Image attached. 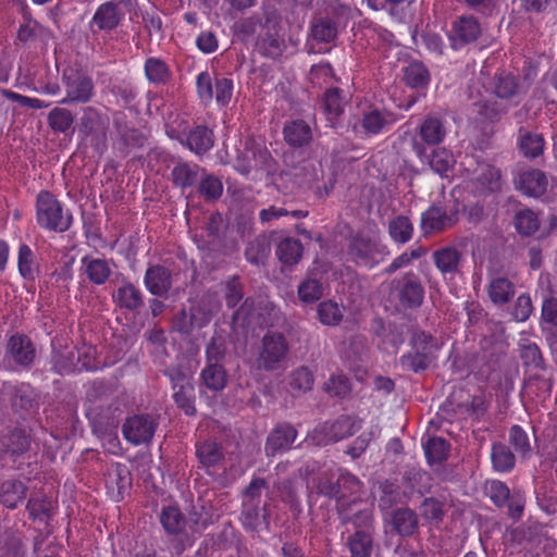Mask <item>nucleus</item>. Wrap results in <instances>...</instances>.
<instances>
[{"mask_svg":"<svg viewBox=\"0 0 557 557\" xmlns=\"http://www.w3.org/2000/svg\"><path fill=\"white\" fill-rule=\"evenodd\" d=\"M270 152L253 140H246L243 150H239L237 169L243 174H248L253 169L265 166L270 160Z\"/></svg>","mask_w":557,"mask_h":557,"instance_id":"2eb2a0df","label":"nucleus"},{"mask_svg":"<svg viewBox=\"0 0 557 557\" xmlns=\"http://www.w3.org/2000/svg\"><path fill=\"white\" fill-rule=\"evenodd\" d=\"M37 223L45 230L65 232L72 224V214L64 211L61 202L49 191H40L37 196Z\"/></svg>","mask_w":557,"mask_h":557,"instance_id":"f03ea898","label":"nucleus"},{"mask_svg":"<svg viewBox=\"0 0 557 557\" xmlns=\"http://www.w3.org/2000/svg\"><path fill=\"white\" fill-rule=\"evenodd\" d=\"M515 226L520 234L532 235L539 230V218L532 210H520L515 216Z\"/></svg>","mask_w":557,"mask_h":557,"instance_id":"49530a36","label":"nucleus"},{"mask_svg":"<svg viewBox=\"0 0 557 557\" xmlns=\"http://www.w3.org/2000/svg\"><path fill=\"white\" fill-rule=\"evenodd\" d=\"M354 524L359 528L350 537L348 545L351 554L356 557H369L372 548L371 522L372 512L364 508L355 515Z\"/></svg>","mask_w":557,"mask_h":557,"instance_id":"1a4fd4ad","label":"nucleus"},{"mask_svg":"<svg viewBox=\"0 0 557 557\" xmlns=\"http://www.w3.org/2000/svg\"><path fill=\"white\" fill-rule=\"evenodd\" d=\"M214 83L208 72H200L196 77V90L203 104L211 103L213 99Z\"/></svg>","mask_w":557,"mask_h":557,"instance_id":"5fc2aeb1","label":"nucleus"},{"mask_svg":"<svg viewBox=\"0 0 557 557\" xmlns=\"http://www.w3.org/2000/svg\"><path fill=\"white\" fill-rule=\"evenodd\" d=\"M188 148L197 154L210 150L213 146V134L205 126H197L187 136Z\"/></svg>","mask_w":557,"mask_h":557,"instance_id":"2f4dec72","label":"nucleus"},{"mask_svg":"<svg viewBox=\"0 0 557 557\" xmlns=\"http://www.w3.org/2000/svg\"><path fill=\"white\" fill-rule=\"evenodd\" d=\"M285 140L294 147H301L312 138L310 126L304 121H294L284 128Z\"/></svg>","mask_w":557,"mask_h":557,"instance_id":"c85d7f7f","label":"nucleus"},{"mask_svg":"<svg viewBox=\"0 0 557 557\" xmlns=\"http://www.w3.org/2000/svg\"><path fill=\"white\" fill-rule=\"evenodd\" d=\"M62 79L66 96L61 100V103H85L91 99L94 84L91 78L83 71L69 66L64 70Z\"/></svg>","mask_w":557,"mask_h":557,"instance_id":"0eeeda50","label":"nucleus"},{"mask_svg":"<svg viewBox=\"0 0 557 557\" xmlns=\"http://www.w3.org/2000/svg\"><path fill=\"white\" fill-rule=\"evenodd\" d=\"M122 17V12L117 3L106 2L95 12L91 23L99 29L108 30L115 28Z\"/></svg>","mask_w":557,"mask_h":557,"instance_id":"5701e85b","label":"nucleus"},{"mask_svg":"<svg viewBox=\"0 0 557 557\" xmlns=\"http://www.w3.org/2000/svg\"><path fill=\"white\" fill-rule=\"evenodd\" d=\"M443 122L435 116H428L420 125L419 134L426 145H438L446 136Z\"/></svg>","mask_w":557,"mask_h":557,"instance_id":"a878e982","label":"nucleus"},{"mask_svg":"<svg viewBox=\"0 0 557 557\" xmlns=\"http://www.w3.org/2000/svg\"><path fill=\"white\" fill-rule=\"evenodd\" d=\"M205 386L211 391H222L226 385V373L220 363H207L201 371Z\"/></svg>","mask_w":557,"mask_h":557,"instance_id":"f704fd0d","label":"nucleus"},{"mask_svg":"<svg viewBox=\"0 0 557 557\" xmlns=\"http://www.w3.org/2000/svg\"><path fill=\"white\" fill-rule=\"evenodd\" d=\"M288 384L293 391L307 392L313 385V375L308 368L300 367L290 373Z\"/></svg>","mask_w":557,"mask_h":557,"instance_id":"603ef678","label":"nucleus"},{"mask_svg":"<svg viewBox=\"0 0 557 557\" xmlns=\"http://www.w3.org/2000/svg\"><path fill=\"white\" fill-rule=\"evenodd\" d=\"M345 100L336 88L326 90L323 99V108L331 126H335L337 119L344 112Z\"/></svg>","mask_w":557,"mask_h":557,"instance_id":"7c9ffc66","label":"nucleus"},{"mask_svg":"<svg viewBox=\"0 0 557 557\" xmlns=\"http://www.w3.org/2000/svg\"><path fill=\"white\" fill-rule=\"evenodd\" d=\"M168 374L173 384V397L177 406L182 408L186 414H195L194 386L190 376L175 370H169Z\"/></svg>","mask_w":557,"mask_h":557,"instance_id":"4468645a","label":"nucleus"},{"mask_svg":"<svg viewBox=\"0 0 557 557\" xmlns=\"http://www.w3.org/2000/svg\"><path fill=\"white\" fill-rule=\"evenodd\" d=\"M414 151L421 160L428 159L431 169L442 177H448L456 164L453 152L444 147L434 149L430 158L425 154V148L420 144H414Z\"/></svg>","mask_w":557,"mask_h":557,"instance_id":"dca6fc26","label":"nucleus"},{"mask_svg":"<svg viewBox=\"0 0 557 557\" xmlns=\"http://www.w3.org/2000/svg\"><path fill=\"white\" fill-rule=\"evenodd\" d=\"M29 446V437L22 430L14 431L9 437V444L7 450L11 454H21L25 451Z\"/></svg>","mask_w":557,"mask_h":557,"instance_id":"69168bd1","label":"nucleus"},{"mask_svg":"<svg viewBox=\"0 0 557 557\" xmlns=\"http://www.w3.org/2000/svg\"><path fill=\"white\" fill-rule=\"evenodd\" d=\"M224 293L228 307H235L243 298L240 283L235 277L224 284Z\"/></svg>","mask_w":557,"mask_h":557,"instance_id":"774afa93","label":"nucleus"},{"mask_svg":"<svg viewBox=\"0 0 557 557\" xmlns=\"http://www.w3.org/2000/svg\"><path fill=\"white\" fill-rule=\"evenodd\" d=\"M490 498L496 506H503L509 498V488L500 481H492L486 487Z\"/></svg>","mask_w":557,"mask_h":557,"instance_id":"e2e57ef3","label":"nucleus"},{"mask_svg":"<svg viewBox=\"0 0 557 557\" xmlns=\"http://www.w3.org/2000/svg\"><path fill=\"white\" fill-rule=\"evenodd\" d=\"M276 256L278 260L286 264H296L302 256V245L296 238H284L276 248Z\"/></svg>","mask_w":557,"mask_h":557,"instance_id":"473e14b6","label":"nucleus"},{"mask_svg":"<svg viewBox=\"0 0 557 557\" xmlns=\"http://www.w3.org/2000/svg\"><path fill=\"white\" fill-rule=\"evenodd\" d=\"M404 79L412 88L424 87L430 79L429 71L421 62H412L406 66Z\"/></svg>","mask_w":557,"mask_h":557,"instance_id":"4c0bfd02","label":"nucleus"},{"mask_svg":"<svg viewBox=\"0 0 557 557\" xmlns=\"http://www.w3.org/2000/svg\"><path fill=\"white\" fill-rule=\"evenodd\" d=\"M424 290L413 273L407 274L399 287L398 297L407 307H418L423 300Z\"/></svg>","mask_w":557,"mask_h":557,"instance_id":"412c9836","label":"nucleus"},{"mask_svg":"<svg viewBox=\"0 0 557 557\" xmlns=\"http://www.w3.org/2000/svg\"><path fill=\"white\" fill-rule=\"evenodd\" d=\"M509 441L515 449L522 454H525L530 448L528 435L519 425H513L510 429Z\"/></svg>","mask_w":557,"mask_h":557,"instance_id":"338daca9","label":"nucleus"},{"mask_svg":"<svg viewBox=\"0 0 557 557\" xmlns=\"http://www.w3.org/2000/svg\"><path fill=\"white\" fill-rule=\"evenodd\" d=\"M429 463L441 462L448 455V444L442 437H431L423 444Z\"/></svg>","mask_w":557,"mask_h":557,"instance_id":"37998d69","label":"nucleus"},{"mask_svg":"<svg viewBox=\"0 0 557 557\" xmlns=\"http://www.w3.org/2000/svg\"><path fill=\"white\" fill-rule=\"evenodd\" d=\"M361 426V421L351 416H342L333 421L315 426L308 440L319 446L332 444L352 435Z\"/></svg>","mask_w":557,"mask_h":557,"instance_id":"20e7f679","label":"nucleus"},{"mask_svg":"<svg viewBox=\"0 0 557 557\" xmlns=\"http://www.w3.org/2000/svg\"><path fill=\"white\" fill-rule=\"evenodd\" d=\"M470 181L475 184L480 193L499 191L503 185L500 171L486 161H479L474 157H466L462 161Z\"/></svg>","mask_w":557,"mask_h":557,"instance_id":"39448f33","label":"nucleus"},{"mask_svg":"<svg viewBox=\"0 0 557 557\" xmlns=\"http://www.w3.org/2000/svg\"><path fill=\"white\" fill-rule=\"evenodd\" d=\"M547 178L540 170L522 171L515 178L516 188L529 197H540L547 188Z\"/></svg>","mask_w":557,"mask_h":557,"instance_id":"a211bd4d","label":"nucleus"},{"mask_svg":"<svg viewBox=\"0 0 557 557\" xmlns=\"http://www.w3.org/2000/svg\"><path fill=\"white\" fill-rule=\"evenodd\" d=\"M144 69L147 79L152 84H165L171 78L169 65L159 58H148Z\"/></svg>","mask_w":557,"mask_h":557,"instance_id":"72a5a7b5","label":"nucleus"},{"mask_svg":"<svg viewBox=\"0 0 557 557\" xmlns=\"http://www.w3.org/2000/svg\"><path fill=\"white\" fill-rule=\"evenodd\" d=\"M269 248L262 239L250 242L246 248L245 255L249 262L258 264L268 255Z\"/></svg>","mask_w":557,"mask_h":557,"instance_id":"0e129e2a","label":"nucleus"},{"mask_svg":"<svg viewBox=\"0 0 557 557\" xmlns=\"http://www.w3.org/2000/svg\"><path fill=\"white\" fill-rule=\"evenodd\" d=\"M493 467L498 472H507L515 466L512 453L503 444H495L491 454Z\"/></svg>","mask_w":557,"mask_h":557,"instance_id":"a19ab883","label":"nucleus"},{"mask_svg":"<svg viewBox=\"0 0 557 557\" xmlns=\"http://www.w3.org/2000/svg\"><path fill=\"white\" fill-rule=\"evenodd\" d=\"M433 262L444 278H454L460 272L462 255L455 246H445L433 252Z\"/></svg>","mask_w":557,"mask_h":557,"instance_id":"f3484780","label":"nucleus"},{"mask_svg":"<svg viewBox=\"0 0 557 557\" xmlns=\"http://www.w3.org/2000/svg\"><path fill=\"white\" fill-rule=\"evenodd\" d=\"M160 522L165 531L171 534L180 533L185 525V519L175 506L163 508L160 515Z\"/></svg>","mask_w":557,"mask_h":557,"instance_id":"ea45409f","label":"nucleus"},{"mask_svg":"<svg viewBox=\"0 0 557 557\" xmlns=\"http://www.w3.org/2000/svg\"><path fill=\"white\" fill-rule=\"evenodd\" d=\"M318 317L324 325H337L343 319V309L333 300H326L319 305Z\"/></svg>","mask_w":557,"mask_h":557,"instance_id":"a18cd8bd","label":"nucleus"},{"mask_svg":"<svg viewBox=\"0 0 557 557\" xmlns=\"http://www.w3.org/2000/svg\"><path fill=\"white\" fill-rule=\"evenodd\" d=\"M542 318L545 322L557 325V295L543 293Z\"/></svg>","mask_w":557,"mask_h":557,"instance_id":"bf43d9fd","label":"nucleus"},{"mask_svg":"<svg viewBox=\"0 0 557 557\" xmlns=\"http://www.w3.org/2000/svg\"><path fill=\"white\" fill-rule=\"evenodd\" d=\"M425 253V249L422 247H417L411 249L410 251H405L397 258L393 260V262L384 270L385 273L391 274L399 269H403L409 265L412 260L419 259L421 256Z\"/></svg>","mask_w":557,"mask_h":557,"instance_id":"13d9d810","label":"nucleus"},{"mask_svg":"<svg viewBox=\"0 0 557 557\" xmlns=\"http://www.w3.org/2000/svg\"><path fill=\"white\" fill-rule=\"evenodd\" d=\"M26 496V488L20 481L9 480L0 488V502L8 508H15Z\"/></svg>","mask_w":557,"mask_h":557,"instance_id":"c756f323","label":"nucleus"},{"mask_svg":"<svg viewBox=\"0 0 557 557\" xmlns=\"http://www.w3.org/2000/svg\"><path fill=\"white\" fill-rule=\"evenodd\" d=\"M288 350L284 336L280 333H271L264 335L262 347L258 356V366L264 370L277 369L285 358Z\"/></svg>","mask_w":557,"mask_h":557,"instance_id":"9d476101","label":"nucleus"},{"mask_svg":"<svg viewBox=\"0 0 557 557\" xmlns=\"http://www.w3.org/2000/svg\"><path fill=\"white\" fill-rule=\"evenodd\" d=\"M197 457L203 467H213L222 458V449L215 442L207 441L197 446Z\"/></svg>","mask_w":557,"mask_h":557,"instance_id":"c03bdc74","label":"nucleus"},{"mask_svg":"<svg viewBox=\"0 0 557 557\" xmlns=\"http://www.w3.org/2000/svg\"><path fill=\"white\" fill-rule=\"evenodd\" d=\"M413 354L404 355L401 357L403 367L418 372L424 370L434 359V352L438 349L435 339L424 333L420 332L412 337Z\"/></svg>","mask_w":557,"mask_h":557,"instance_id":"6e6552de","label":"nucleus"},{"mask_svg":"<svg viewBox=\"0 0 557 557\" xmlns=\"http://www.w3.org/2000/svg\"><path fill=\"white\" fill-rule=\"evenodd\" d=\"M50 127L57 132H66L73 124L74 117L67 109L54 108L48 116Z\"/></svg>","mask_w":557,"mask_h":557,"instance_id":"8fccbe9b","label":"nucleus"},{"mask_svg":"<svg viewBox=\"0 0 557 557\" xmlns=\"http://www.w3.org/2000/svg\"><path fill=\"white\" fill-rule=\"evenodd\" d=\"M417 524V517L410 509H399L393 516L394 529L400 535L411 534L416 530Z\"/></svg>","mask_w":557,"mask_h":557,"instance_id":"79ce46f5","label":"nucleus"},{"mask_svg":"<svg viewBox=\"0 0 557 557\" xmlns=\"http://www.w3.org/2000/svg\"><path fill=\"white\" fill-rule=\"evenodd\" d=\"M487 294L493 304H507L515 294L513 284L508 278L494 277L488 284Z\"/></svg>","mask_w":557,"mask_h":557,"instance_id":"cd10ccee","label":"nucleus"},{"mask_svg":"<svg viewBox=\"0 0 557 557\" xmlns=\"http://www.w3.org/2000/svg\"><path fill=\"white\" fill-rule=\"evenodd\" d=\"M481 26L473 16H461L454 22L448 38L454 50L475 41L481 35Z\"/></svg>","mask_w":557,"mask_h":557,"instance_id":"ddd939ff","label":"nucleus"},{"mask_svg":"<svg viewBox=\"0 0 557 557\" xmlns=\"http://www.w3.org/2000/svg\"><path fill=\"white\" fill-rule=\"evenodd\" d=\"M533 311L532 301L529 295H520L515 304L512 315L516 321L524 322Z\"/></svg>","mask_w":557,"mask_h":557,"instance_id":"680f3d73","label":"nucleus"},{"mask_svg":"<svg viewBox=\"0 0 557 557\" xmlns=\"http://www.w3.org/2000/svg\"><path fill=\"white\" fill-rule=\"evenodd\" d=\"M12 358L22 366H28L35 357L30 341L25 336H12L9 342Z\"/></svg>","mask_w":557,"mask_h":557,"instance_id":"bb28decb","label":"nucleus"},{"mask_svg":"<svg viewBox=\"0 0 557 557\" xmlns=\"http://www.w3.org/2000/svg\"><path fill=\"white\" fill-rule=\"evenodd\" d=\"M359 109L361 113L360 125L368 135L382 133L386 126L392 125L397 120L392 112L377 104L361 102Z\"/></svg>","mask_w":557,"mask_h":557,"instance_id":"9b49d317","label":"nucleus"},{"mask_svg":"<svg viewBox=\"0 0 557 557\" xmlns=\"http://www.w3.org/2000/svg\"><path fill=\"white\" fill-rule=\"evenodd\" d=\"M172 176L177 186H191L197 178V168L186 163L178 164L173 169Z\"/></svg>","mask_w":557,"mask_h":557,"instance_id":"6e6d98bb","label":"nucleus"},{"mask_svg":"<svg viewBox=\"0 0 557 557\" xmlns=\"http://www.w3.org/2000/svg\"><path fill=\"white\" fill-rule=\"evenodd\" d=\"M451 224L446 211L440 207H431L421 215V228L424 234L441 232Z\"/></svg>","mask_w":557,"mask_h":557,"instance_id":"393cba45","label":"nucleus"},{"mask_svg":"<svg viewBox=\"0 0 557 557\" xmlns=\"http://www.w3.org/2000/svg\"><path fill=\"white\" fill-rule=\"evenodd\" d=\"M388 233L395 243L406 244L412 237L413 225L407 216L398 215L389 221Z\"/></svg>","mask_w":557,"mask_h":557,"instance_id":"c9c22d12","label":"nucleus"},{"mask_svg":"<svg viewBox=\"0 0 557 557\" xmlns=\"http://www.w3.org/2000/svg\"><path fill=\"white\" fill-rule=\"evenodd\" d=\"M96 348L84 345L76 349V352L70 351L66 355L57 352L52 357L53 367L60 374H69L76 371H94L98 369L96 361Z\"/></svg>","mask_w":557,"mask_h":557,"instance_id":"423d86ee","label":"nucleus"},{"mask_svg":"<svg viewBox=\"0 0 557 557\" xmlns=\"http://www.w3.org/2000/svg\"><path fill=\"white\" fill-rule=\"evenodd\" d=\"M104 482L108 492L119 500L131 486V473L125 465L112 463L106 473Z\"/></svg>","mask_w":557,"mask_h":557,"instance_id":"6ab92c4d","label":"nucleus"},{"mask_svg":"<svg viewBox=\"0 0 557 557\" xmlns=\"http://www.w3.org/2000/svg\"><path fill=\"white\" fill-rule=\"evenodd\" d=\"M221 181L212 175L205 176L200 182V193L209 199H216L222 195Z\"/></svg>","mask_w":557,"mask_h":557,"instance_id":"052dcab7","label":"nucleus"},{"mask_svg":"<svg viewBox=\"0 0 557 557\" xmlns=\"http://www.w3.org/2000/svg\"><path fill=\"white\" fill-rule=\"evenodd\" d=\"M157 429V422L148 414H135L126 419L123 424L124 438L138 446L149 443Z\"/></svg>","mask_w":557,"mask_h":557,"instance_id":"f8f14e48","label":"nucleus"},{"mask_svg":"<svg viewBox=\"0 0 557 557\" xmlns=\"http://www.w3.org/2000/svg\"><path fill=\"white\" fill-rule=\"evenodd\" d=\"M82 267L87 278L96 285L104 284L112 272L110 262L101 258L83 257Z\"/></svg>","mask_w":557,"mask_h":557,"instance_id":"4be33fe9","label":"nucleus"},{"mask_svg":"<svg viewBox=\"0 0 557 557\" xmlns=\"http://www.w3.org/2000/svg\"><path fill=\"white\" fill-rule=\"evenodd\" d=\"M114 298L121 307L131 310L137 309L143 304L140 292L132 284L119 287Z\"/></svg>","mask_w":557,"mask_h":557,"instance_id":"58836bf2","label":"nucleus"},{"mask_svg":"<svg viewBox=\"0 0 557 557\" xmlns=\"http://www.w3.org/2000/svg\"><path fill=\"white\" fill-rule=\"evenodd\" d=\"M388 250L376 235L358 234L349 246V256L356 264L372 269L383 262L388 256Z\"/></svg>","mask_w":557,"mask_h":557,"instance_id":"7ed1b4c3","label":"nucleus"},{"mask_svg":"<svg viewBox=\"0 0 557 557\" xmlns=\"http://www.w3.org/2000/svg\"><path fill=\"white\" fill-rule=\"evenodd\" d=\"M544 139L539 134L525 133L520 138V149L528 158H535L542 153Z\"/></svg>","mask_w":557,"mask_h":557,"instance_id":"3c124183","label":"nucleus"},{"mask_svg":"<svg viewBox=\"0 0 557 557\" xmlns=\"http://www.w3.org/2000/svg\"><path fill=\"white\" fill-rule=\"evenodd\" d=\"M234 83L228 77H216L214 79L213 96L219 106L225 107L233 97Z\"/></svg>","mask_w":557,"mask_h":557,"instance_id":"864d4df0","label":"nucleus"},{"mask_svg":"<svg viewBox=\"0 0 557 557\" xmlns=\"http://www.w3.org/2000/svg\"><path fill=\"white\" fill-rule=\"evenodd\" d=\"M323 295V286L315 278H307L298 286V297L304 304L318 301Z\"/></svg>","mask_w":557,"mask_h":557,"instance_id":"09e8293b","label":"nucleus"},{"mask_svg":"<svg viewBox=\"0 0 557 557\" xmlns=\"http://www.w3.org/2000/svg\"><path fill=\"white\" fill-rule=\"evenodd\" d=\"M493 91L499 99L494 104H484L481 113L484 117L493 120L507 112L509 107L517 106L522 100V89L511 73L502 72L496 75L493 83Z\"/></svg>","mask_w":557,"mask_h":557,"instance_id":"f257e3e1","label":"nucleus"},{"mask_svg":"<svg viewBox=\"0 0 557 557\" xmlns=\"http://www.w3.org/2000/svg\"><path fill=\"white\" fill-rule=\"evenodd\" d=\"M17 267L20 274L26 278V280H34L38 267L36 262V257L30 249L29 246L26 244H22L18 247V255H17Z\"/></svg>","mask_w":557,"mask_h":557,"instance_id":"e433bc0d","label":"nucleus"},{"mask_svg":"<svg viewBox=\"0 0 557 557\" xmlns=\"http://www.w3.org/2000/svg\"><path fill=\"white\" fill-rule=\"evenodd\" d=\"M379 434L380 428L377 425H372L368 431H364L355 440L352 446L348 450V454L352 458L359 457L367 449L370 442L379 436Z\"/></svg>","mask_w":557,"mask_h":557,"instance_id":"4d7b16f0","label":"nucleus"},{"mask_svg":"<svg viewBox=\"0 0 557 557\" xmlns=\"http://www.w3.org/2000/svg\"><path fill=\"white\" fill-rule=\"evenodd\" d=\"M145 285L152 295H164L171 287L170 272L159 265L149 268L145 275Z\"/></svg>","mask_w":557,"mask_h":557,"instance_id":"b1692460","label":"nucleus"},{"mask_svg":"<svg viewBox=\"0 0 557 557\" xmlns=\"http://www.w3.org/2000/svg\"><path fill=\"white\" fill-rule=\"evenodd\" d=\"M297 436L296 430L288 425L282 424L275 428L269 435L265 451L268 455H275L278 451L288 449L295 442Z\"/></svg>","mask_w":557,"mask_h":557,"instance_id":"aec40b11","label":"nucleus"},{"mask_svg":"<svg viewBox=\"0 0 557 557\" xmlns=\"http://www.w3.org/2000/svg\"><path fill=\"white\" fill-rule=\"evenodd\" d=\"M312 38L321 42H330L337 36V25L330 18H321L311 27Z\"/></svg>","mask_w":557,"mask_h":557,"instance_id":"de8ad7c7","label":"nucleus"}]
</instances>
